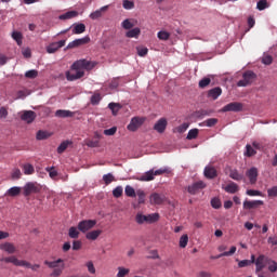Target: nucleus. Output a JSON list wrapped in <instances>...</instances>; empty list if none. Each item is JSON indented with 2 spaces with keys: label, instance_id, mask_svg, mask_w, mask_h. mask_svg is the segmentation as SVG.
<instances>
[{
  "label": "nucleus",
  "instance_id": "nucleus-19",
  "mask_svg": "<svg viewBox=\"0 0 277 277\" xmlns=\"http://www.w3.org/2000/svg\"><path fill=\"white\" fill-rule=\"evenodd\" d=\"M263 206V200H245L243 209L250 211V209H259V207Z\"/></svg>",
  "mask_w": 277,
  "mask_h": 277
},
{
  "label": "nucleus",
  "instance_id": "nucleus-13",
  "mask_svg": "<svg viewBox=\"0 0 277 277\" xmlns=\"http://www.w3.org/2000/svg\"><path fill=\"white\" fill-rule=\"evenodd\" d=\"M203 176L209 180L217 179V169L211 164H208L203 170Z\"/></svg>",
  "mask_w": 277,
  "mask_h": 277
},
{
  "label": "nucleus",
  "instance_id": "nucleus-11",
  "mask_svg": "<svg viewBox=\"0 0 277 277\" xmlns=\"http://www.w3.org/2000/svg\"><path fill=\"white\" fill-rule=\"evenodd\" d=\"M269 261V258L263 254L259 255L258 259L255 260V272H263V269H265V265H267Z\"/></svg>",
  "mask_w": 277,
  "mask_h": 277
},
{
  "label": "nucleus",
  "instance_id": "nucleus-35",
  "mask_svg": "<svg viewBox=\"0 0 277 277\" xmlns=\"http://www.w3.org/2000/svg\"><path fill=\"white\" fill-rule=\"evenodd\" d=\"M85 31V24H76L72 29V34L79 35Z\"/></svg>",
  "mask_w": 277,
  "mask_h": 277
},
{
  "label": "nucleus",
  "instance_id": "nucleus-61",
  "mask_svg": "<svg viewBox=\"0 0 277 277\" xmlns=\"http://www.w3.org/2000/svg\"><path fill=\"white\" fill-rule=\"evenodd\" d=\"M272 62H274V58L272 57V55H264L262 57V63H264L265 66H269Z\"/></svg>",
  "mask_w": 277,
  "mask_h": 277
},
{
  "label": "nucleus",
  "instance_id": "nucleus-7",
  "mask_svg": "<svg viewBox=\"0 0 277 277\" xmlns=\"http://www.w3.org/2000/svg\"><path fill=\"white\" fill-rule=\"evenodd\" d=\"M254 79H256V74H254V71H246L242 75V79L238 81L237 85L238 88H246L247 85H250Z\"/></svg>",
  "mask_w": 277,
  "mask_h": 277
},
{
  "label": "nucleus",
  "instance_id": "nucleus-44",
  "mask_svg": "<svg viewBox=\"0 0 277 277\" xmlns=\"http://www.w3.org/2000/svg\"><path fill=\"white\" fill-rule=\"evenodd\" d=\"M131 271L129 268H124V267H118V273H117V277H124V276H129V273Z\"/></svg>",
  "mask_w": 277,
  "mask_h": 277
},
{
  "label": "nucleus",
  "instance_id": "nucleus-15",
  "mask_svg": "<svg viewBox=\"0 0 277 277\" xmlns=\"http://www.w3.org/2000/svg\"><path fill=\"white\" fill-rule=\"evenodd\" d=\"M246 176H248L251 185L256 183V179H259V169L256 167H252L246 172Z\"/></svg>",
  "mask_w": 277,
  "mask_h": 277
},
{
  "label": "nucleus",
  "instance_id": "nucleus-37",
  "mask_svg": "<svg viewBox=\"0 0 277 277\" xmlns=\"http://www.w3.org/2000/svg\"><path fill=\"white\" fill-rule=\"evenodd\" d=\"M217 124V118H210L203 121L200 126L201 127H215Z\"/></svg>",
  "mask_w": 277,
  "mask_h": 277
},
{
  "label": "nucleus",
  "instance_id": "nucleus-10",
  "mask_svg": "<svg viewBox=\"0 0 277 277\" xmlns=\"http://www.w3.org/2000/svg\"><path fill=\"white\" fill-rule=\"evenodd\" d=\"M143 124H144V118L134 117L131 119L127 129L128 131H131L132 133H134V131H137V129H140V127H142Z\"/></svg>",
  "mask_w": 277,
  "mask_h": 277
},
{
  "label": "nucleus",
  "instance_id": "nucleus-21",
  "mask_svg": "<svg viewBox=\"0 0 277 277\" xmlns=\"http://www.w3.org/2000/svg\"><path fill=\"white\" fill-rule=\"evenodd\" d=\"M208 96H209V98H213V101H217V98H220V96H222V88L216 87L214 89H211L208 92Z\"/></svg>",
  "mask_w": 277,
  "mask_h": 277
},
{
  "label": "nucleus",
  "instance_id": "nucleus-3",
  "mask_svg": "<svg viewBox=\"0 0 277 277\" xmlns=\"http://www.w3.org/2000/svg\"><path fill=\"white\" fill-rule=\"evenodd\" d=\"M44 265L50 269H53L50 274L51 277H60L64 274V269H66V264L64 263L63 259H57L56 261H44Z\"/></svg>",
  "mask_w": 277,
  "mask_h": 277
},
{
  "label": "nucleus",
  "instance_id": "nucleus-40",
  "mask_svg": "<svg viewBox=\"0 0 277 277\" xmlns=\"http://www.w3.org/2000/svg\"><path fill=\"white\" fill-rule=\"evenodd\" d=\"M103 181H104L105 185H110V183H114V181H116V179L114 177V174L107 173V174L103 175Z\"/></svg>",
  "mask_w": 277,
  "mask_h": 277
},
{
  "label": "nucleus",
  "instance_id": "nucleus-62",
  "mask_svg": "<svg viewBox=\"0 0 277 277\" xmlns=\"http://www.w3.org/2000/svg\"><path fill=\"white\" fill-rule=\"evenodd\" d=\"M267 195L269 196V198H276V196H277V186L268 188L267 189Z\"/></svg>",
  "mask_w": 277,
  "mask_h": 277
},
{
  "label": "nucleus",
  "instance_id": "nucleus-23",
  "mask_svg": "<svg viewBox=\"0 0 277 277\" xmlns=\"http://www.w3.org/2000/svg\"><path fill=\"white\" fill-rule=\"evenodd\" d=\"M76 16H79V12L77 11H69L65 14H62L58 16L60 21H69L70 18H76Z\"/></svg>",
  "mask_w": 277,
  "mask_h": 277
},
{
  "label": "nucleus",
  "instance_id": "nucleus-48",
  "mask_svg": "<svg viewBox=\"0 0 277 277\" xmlns=\"http://www.w3.org/2000/svg\"><path fill=\"white\" fill-rule=\"evenodd\" d=\"M136 51H137V55H140V57H145V55H148V48L137 47Z\"/></svg>",
  "mask_w": 277,
  "mask_h": 277
},
{
  "label": "nucleus",
  "instance_id": "nucleus-57",
  "mask_svg": "<svg viewBox=\"0 0 277 277\" xmlns=\"http://www.w3.org/2000/svg\"><path fill=\"white\" fill-rule=\"evenodd\" d=\"M159 40H170V35L168 31L161 30L158 32Z\"/></svg>",
  "mask_w": 277,
  "mask_h": 277
},
{
  "label": "nucleus",
  "instance_id": "nucleus-17",
  "mask_svg": "<svg viewBox=\"0 0 277 277\" xmlns=\"http://www.w3.org/2000/svg\"><path fill=\"white\" fill-rule=\"evenodd\" d=\"M168 128V120L166 118H160L154 126V131L157 133H163Z\"/></svg>",
  "mask_w": 277,
  "mask_h": 277
},
{
  "label": "nucleus",
  "instance_id": "nucleus-5",
  "mask_svg": "<svg viewBox=\"0 0 277 277\" xmlns=\"http://www.w3.org/2000/svg\"><path fill=\"white\" fill-rule=\"evenodd\" d=\"M170 170L168 168L158 169V170H149L145 174L141 176V181H155V176H161V174H168Z\"/></svg>",
  "mask_w": 277,
  "mask_h": 277
},
{
  "label": "nucleus",
  "instance_id": "nucleus-42",
  "mask_svg": "<svg viewBox=\"0 0 277 277\" xmlns=\"http://www.w3.org/2000/svg\"><path fill=\"white\" fill-rule=\"evenodd\" d=\"M70 239H79V230L77 227H70L68 233Z\"/></svg>",
  "mask_w": 277,
  "mask_h": 277
},
{
  "label": "nucleus",
  "instance_id": "nucleus-50",
  "mask_svg": "<svg viewBox=\"0 0 277 277\" xmlns=\"http://www.w3.org/2000/svg\"><path fill=\"white\" fill-rule=\"evenodd\" d=\"M136 195L138 197V205H144L146 199V194L144 193V190H137Z\"/></svg>",
  "mask_w": 277,
  "mask_h": 277
},
{
  "label": "nucleus",
  "instance_id": "nucleus-20",
  "mask_svg": "<svg viewBox=\"0 0 277 277\" xmlns=\"http://www.w3.org/2000/svg\"><path fill=\"white\" fill-rule=\"evenodd\" d=\"M0 250L8 252V254H14L16 252V247L12 242H4L0 245Z\"/></svg>",
  "mask_w": 277,
  "mask_h": 277
},
{
  "label": "nucleus",
  "instance_id": "nucleus-59",
  "mask_svg": "<svg viewBox=\"0 0 277 277\" xmlns=\"http://www.w3.org/2000/svg\"><path fill=\"white\" fill-rule=\"evenodd\" d=\"M98 103H101V95L98 93H95L91 96V104L98 105Z\"/></svg>",
  "mask_w": 277,
  "mask_h": 277
},
{
  "label": "nucleus",
  "instance_id": "nucleus-41",
  "mask_svg": "<svg viewBox=\"0 0 277 277\" xmlns=\"http://www.w3.org/2000/svg\"><path fill=\"white\" fill-rule=\"evenodd\" d=\"M51 135V133L47 132V131H42V130H39L37 132V140H49V136Z\"/></svg>",
  "mask_w": 277,
  "mask_h": 277
},
{
  "label": "nucleus",
  "instance_id": "nucleus-4",
  "mask_svg": "<svg viewBox=\"0 0 277 277\" xmlns=\"http://www.w3.org/2000/svg\"><path fill=\"white\" fill-rule=\"evenodd\" d=\"M136 224H155V222H159V213H151V214H142L137 213L135 215Z\"/></svg>",
  "mask_w": 277,
  "mask_h": 277
},
{
  "label": "nucleus",
  "instance_id": "nucleus-49",
  "mask_svg": "<svg viewBox=\"0 0 277 277\" xmlns=\"http://www.w3.org/2000/svg\"><path fill=\"white\" fill-rule=\"evenodd\" d=\"M267 264H268V272L274 274L277 271V263H276V261L269 260Z\"/></svg>",
  "mask_w": 277,
  "mask_h": 277
},
{
  "label": "nucleus",
  "instance_id": "nucleus-26",
  "mask_svg": "<svg viewBox=\"0 0 277 277\" xmlns=\"http://www.w3.org/2000/svg\"><path fill=\"white\" fill-rule=\"evenodd\" d=\"M23 188L18 186H13L6 190V196H11L12 198H16V196H21V192Z\"/></svg>",
  "mask_w": 277,
  "mask_h": 277
},
{
  "label": "nucleus",
  "instance_id": "nucleus-8",
  "mask_svg": "<svg viewBox=\"0 0 277 277\" xmlns=\"http://www.w3.org/2000/svg\"><path fill=\"white\" fill-rule=\"evenodd\" d=\"M96 226V220H84L78 223V230L80 233H88V230H92Z\"/></svg>",
  "mask_w": 277,
  "mask_h": 277
},
{
  "label": "nucleus",
  "instance_id": "nucleus-14",
  "mask_svg": "<svg viewBox=\"0 0 277 277\" xmlns=\"http://www.w3.org/2000/svg\"><path fill=\"white\" fill-rule=\"evenodd\" d=\"M150 205H163L166 202V196L159 193H154L149 197Z\"/></svg>",
  "mask_w": 277,
  "mask_h": 277
},
{
  "label": "nucleus",
  "instance_id": "nucleus-60",
  "mask_svg": "<svg viewBox=\"0 0 277 277\" xmlns=\"http://www.w3.org/2000/svg\"><path fill=\"white\" fill-rule=\"evenodd\" d=\"M68 144H69L68 141L61 143V145L57 147L58 155H62V153H64V150L68 148Z\"/></svg>",
  "mask_w": 277,
  "mask_h": 277
},
{
  "label": "nucleus",
  "instance_id": "nucleus-52",
  "mask_svg": "<svg viewBox=\"0 0 277 277\" xmlns=\"http://www.w3.org/2000/svg\"><path fill=\"white\" fill-rule=\"evenodd\" d=\"M123 8L124 10H133L135 8V3L130 0H123Z\"/></svg>",
  "mask_w": 277,
  "mask_h": 277
},
{
  "label": "nucleus",
  "instance_id": "nucleus-39",
  "mask_svg": "<svg viewBox=\"0 0 277 277\" xmlns=\"http://www.w3.org/2000/svg\"><path fill=\"white\" fill-rule=\"evenodd\" d=\"M187 243H189V236L187 234L182 235L180 238V248H187Z\"/></svg>",
  "mask_w": 277,
  "mask_h": 277
},
{
  "label": "nucleus",
  "instance_id": "nucleus-38",
  "mask_svg": "<svg viewBox=\"0 0 277 277\" xmlns=\"http://www.w3.org/2000/svg\"><path fill=\"white\" fill-rule=\"evenodd\" d=\"M109 109L113 111V116H117L118 111H120V104L117 103H109L108 104Z\"/></svg>",
  "mask_w": 277,
  "mask_h": 277
},
{
  "label": "nucleus",
  "instance_id": "nucleus-46",
  "mask_svg": "<svg viewBox=\"0 0 277 277\" xmlns=\"http://www.w3.org/2000/svg\"><path fill=\"white\" fill-rule=\"evenodd\" d=\"M123 194V188L122 186H117L114 190H113V196L114 198H120Z\"/></svg>",
  "mask_w": 277,
  "mask_h": 277
},
{
  "label": "nucleus",
  "instance_id": "nucleus-54",
  "mask_svg": "<svg viewBox=\"0 0 277 277\" xmlns=\"http://www.w3.org/2000/svg\"><path fill=\"white\" fill-rule=\"evenodd\" d=\"M211 207L213 209H220L222 207V201L220 200V198H213L211 200Z\"/></svg>",
  "mask_w": 277,
  "mask_h": 277
},
{
  "label": "nucleus",
  "instance_id": "nucleus-51",
  "mask_svg": "<svg viewBox=\"0 0 277 277\" xmlns=\"http://www.w3.org/2000/svg\"><path fill=\"white\" fill-rule=\"evenodd\" d=\"M121 25L123 29H133V27H135V24H133L131 19H124Z\"/></svg>",
  "mask_w": 277,
  "mask_h": 277
},
{
  "label": "nucleus",
  "instance_id": "nucleus-24",
  "mask_svg": "<svg viewBox=\"0 0 277 277\" xmlns=\"http://www.w3.org/2000/svg\"><path fill=\"white\" fill-rule=\"evenodd\" d=\"M224 190L227 194H237L239 192V185L235 182H230L227 186H225Z\"/></svg>",
  "mask_w": 277,
  "mask_h": 277
},
{
  "label": "nucleus",
  "instance_id": "nucleus-22",
  "mask_svg": "<svg viewBox=\"0 0 277 277\" xmlns=\"http://www.w3.org/2000/svg\"><path fill=\"white\" fill-rule=\"evenodd\" d=\"M237 252V247L233 246L230 247L229 251H225L219 255H212L211 259L215 260V259H222V256H233V254H235Z\"/></svg>",
  "mask_w": 277,
  "mask_h": 277
},
{
  "label": "nucleus",
  "instance_id": "nucleus-53",
  "mask_svg": "<svg viewBox=\"0 0 277 277\" xmlns=\"http://www.w3.org/2000/svg\"><path fill=\"white\" fill-rule=\"evenodd\" d=\"M256 8L260 10V12H263V10H266V8H268L267 0H260L256 4Z\"/></svg>",
  "mask_w": 277,
  "mask_h": 277
},
{
  "label": "nucleus",
  "instance_id": "nucleus-1",
  "mask_svg": "<svg viewBox=\"0 0 277 277\" xmlns=\"http://www.w3.org/2000/svg\"><path fill=\"white\" fill-rule=\"evenodd\" d=\"M96 64L88 61V60H79L76 61L70 70L66 71L65 77L67 81H77V79H81L85 75V70H92Z\"/></svg>",
  "mask_w": 277,
  "mask_h": 277
},
{
  "label": "nucleus",
  "instance_id": "nucleus-64",
  "mask_svg": "<svg viewBox=\"0 0 277 277\" xmlns=\"http://www.w3.org/2000/svg\"><path fill=\"white\" fill-rule=\"evenodd\" d=\"M247 196H262V193L260 190L248 189Z\"/></svg>",
  "mask_w": 277,
  "mask_h": 277
},
{
  "label": "nucleus",
  "instance_id": "nucleus-2",
  "mask_svg": "<svg viewBox=\"0 0 277 277\" xmlns=\"http://www.w3.org/2000/svg\"><path fill=\"white\" fill-rule=\"evenodd\" d=\"M1 263H12L15 267H27L28 269H32V272H38L40 269V264L32 265L31 263L25 260L16 259V255H11L6 258L0 259Z\"/></svg>",
  "mask_w": 277,
  "mask_h": 277
},
{
  "label": "nucleus",
  "instance_id": "nucleus-63",
  "mask_svg": "<svg viewBox=\"0 0 277 277\" xmlns=\"http://www.w3.org/2000/svg\"><path fill=\"white\" fill-rule=\"evenodd\" d=\"M116 131H118V128H116V127L106 129V130H104V135H116Z\"/></svg>",
  "mask_w": 277,
  "mask_h": 277
},
{
  "label": "nucleus",
  "instance_id": "nucleus-28",
  "mask_svg": "<svg viewBox=\"0 0 277 277\" xmlns=\"http://www.w3.org/2000/svg\"><path fill=\"white\" fill-rule=\"evenodd\" d=\"M101 233H103L101 229L89 232L87 233L85 238L90 239L91 241H96V239L101 237Z\"/></svg>",
  "mask_w": 277,
  "mask_h": 277
},
{
  "label": "nucleus",
  "instance_id": "nucleus-16",
  "mask_svg": "<svg viewBox=\"0 0 277 277\" xmlns=\"http://www.w3.org/2000/svg\"><path fill=\"white\" fill-rule=\"evenodd\" d=\"M66 45V40H61L58 42L50 43L47 48L48 53H56V51H60L62 47Z\"/></svg>",
  "mask_w": 277,
  "mask_h": 277
},
{
  "label": "nucleus",
  "instance_id": "nucleus-58",
  "mask_svg": "<svg viewBox=\"0 0 277 277\" xmlns=\"http://www.w3.org/2000/svg\"><path fill=\"white\" fill-rule=\"evenodd\" d=\"M211 83V78H203L199 81V88L205 89Z\"/></svg>",
  "mask_w": 277,
  "mask_h": 277
},
{
  "label": "nucleus",
  "instance_id": "nucleus-36",
  "mask_svg": "<svg viewBox=\"0 0 277 277\" xmlns=\"http://www.w3.org/2000/svg\"><path fill=\"white\" fill-rule=\"evenodd\" d=\"M45 172H49V176L53 181H55V179H57V170H55V167L45 168Z\"/></svg>",
  "mask_w": 277,
  "mask_h": 277
},
{
  "label": "nucleus",
  "instance_id": "nucleus-9",
  "mask_svg": "<svg viewBox=\"0 0 277 277\" xmlns=\"http://www.w3.org/2000/svg\"><path fill=\"white\" fill-rule=\"evenodd\" d=\"M88 42H90V37L75 39L74 41L67 44V47L65 48V51H68L70 49H77V47H83V44H88Z\"/></svg>",
  "mask_w": 277,
  "mask_h": 277
},
{
  "label": "nucleus",
  "instance_id": "nucleus-47",
  "mask_svg": "<svg viewBox=\"0 0 277 277\" xmlns=\"http://www.w3.org/2000/svg\"><path fill=\"white\" fill-rule=\"evenodd\" d=\"M25 77L27 79H36V77H38V70L36 69H31L25 72Z\"/></svg>",
  "mask_w": 277,
  "mask_h": 277
},
{
  "label": "nucleus",
  "instance_id": "nucleus-12",
  "mask_svg": "<svg viewBox=\"0 0 277 277\" xmlns=\"http://www.w3.org/2000/svg\"><path fill=\"white\" fill-rule=\"evenodd\" d=\"M243 110V104L239 102H232L227 105H225L221 111L226 113V111H242Z\"/></svg>",
  "mask_w": 277,
  "mask_h": 277
},
{
  "label": "nucleus",
  "instance_id": "nucleus-6",
  "mask_svg": "<svg viewBox=\"0 0 277 277\" xmlns=\"http://www.w3.org/2000/svg\"><path fill=\"white\" fill-rule=\"evenodd\" d=\"M40 189L41 187L38 183L28 182L23 187V195L27 198L28 196H31V194H40Z\"/></svg>",
  "mask_w": 277,
  "mask_h": 277
},
{
  "label": "nucleus",
  "instance_id": "nucleus-27",
  "mask_svg": "<svg viewBox=\"0 0 277 277\" xmlns=\"http://www.w3.org/2000/svg\"><path fill=\"white\" fill-rule=\"evenodd\" d=\"M17 47H23V32L14 30L11 35Z\"/></svg>",
  "mask_w": 277,
  "mask_h": 277
},
{
  "label": "nucleus",
  "instance_id": "nucleus-34",
  "mask_svg": "<svg viewBox=\"0 0 277 277\" xmlns=\"http://www.w3.org/2000/svg\"><path fill=\"white\" fill-rule=\"evenodd\" d=\"M142 34V30L140 28H133L129 30L126 36L127 38H137Z\"/></svg>",
  "mask_w": 277,
  "mask_h": 277
},
{
  "label": "nucleus",
  "instance_id": "nucleus-29",
  "mask_svg": "<svg viewBox=\"0 0 277 277\" xmlns=\"http://www.w3.org/2000/svg\"><path fill=\"white\" fill-rule=\"evenodd\" d=\"M108 6H102L100 10H96L95 12L90 14V18L92 21H96L98 18H101V16H103V12H106Z\"/></svg>",
  "mask_w": 277,
  "mask_h": 277
},
{
  "label": "nucleus",
  "instance_id": "nucleus-56",
  "mask_svg": "<svg viewBox=\"0 0 277 277\" xmlns=\"http://www.w3.org/2000/svg\"><path fill=\"white\" fill-rule=\"evenodd\" d=\"M187 129H189V123L184 122L176 128V131H177V133H185V131H187Z\"/></svg>",
  "mask_w": 277,
  "mask_h": 277
},
{
  "label": "nucleus",
  "instance_id": "nucleus-55",
  "mask_svg": "<svg viewBox=\"0 0 277 277\" xmlns=\"http://www.w3.org/2000/svg\"><path fill=\"white\" fill-rule=\"evenodd\" d=\"M187 192H188V194H192V196H196V194H198V192H200V190H199V188L196 187L195 184H192L187 187Z\"/></svg>",
  "mask_w": 277,
  "mask_h": 277
},
{
  "label": "nucleus",
  "instance_id": "nucleus-31",
  "mask_svg": "<svg viewBox=\"0 0 277 277\" xmlns=\"http://www.w3.org/2000/svg\"><path fill=\"white\" fill-rule=\"evenodd\" d=\"M229 177L233 179V181H242L243 175L237 171V169H233L229 171Z\"/></svg>",
  "mask_w": 277,
  "mask_h": 277
},
{
  "label": "nucleus",
  "instance_id": "nucleus-33",
  "mask_svg": "<svg viewBox=\"0 0 277 277\" xmlns=\"http://www.w3.org/2000/svg\"><path fill=\"white\" fill-rule=\"evenodd\" d=\"M23 172L26 175H31L34 172H36V169L31 166V163L23 164Z\"/></svg>",
  "mask_w": 277,
  "mask_h": 277
},
{
  "label": "nucleus",
  "instance_id": "nucleus-18",
  "mask_svg": "<svg viewBox=\"0 0 277 277\" xmlns=\"http://www.w3.org/2000/svg\"><path fill=\"white\" fill-rule=\"evenodd\" d=\"M21 119L24 122H27V124H31V122H34V120H36V113L34 110H25L22 114Z\"/></svg>",
  "mask_w": 277,
  "mask_h": 277
},
{
  "label": "nucleus",
  "instance_id": "nucleus-32",
  "mask_svg": "<svg viewBox=\"0 0 277 277\" xmlns=\"http://www.w3.org/2000/svg\"><path fill=\"white\" fill-rule=\"evenodd\" d=\"M124 194L128 196V198H135L137 196L135 188H133L131 185L126 186Z\"/></svg>",
  "mask_w": 277,
  "mask_h": 277
},
{
  "label": "nucleus",
  "instance_id": "nucleus-30",
  "mask_svg": "<svg viewBox=\"0 0 277 277\" xmlns=\"http://www.w3.org/2000/svg\"><path fill=\"white\" fill-rule=\"evenodd\" d=\"M206 116H211V110L200 109L194 113V117L202 120Z\"/></svg>",
  "mask_w": 277,
  "mask_h": 277
},
{
  "label": "nucleus",
  "instance_id": "nucleus-25",
  "mask_svg": "<svg viewBox=\"0 0 277 277\" xmlns=\"http://www.w3.org/2000/svg\"><path fill=\"white\" fill-rule=\"evenodd\" d=\"M55 116L56 118H72V116H75V113L70 110L58 109L56 110Z\"/></svg>",
  "mask_w": 277,
  "mask_h": 277
},
{
  "label": "nucleus",
  "instance_id": "nucleus-45",
  "mask_svg": "<svg viewBox=\"0 0 277 277\" xmlns=\"http://www.w3.org/2000/svg\"><path fill=\"white\" fill-rule=\"evenodd\" d=\"M196 137H198V129L189 130L186 140H196Z\"/></svg>",
  "mask_w": 277,
  "mask_h": 277
},
{
  "label": "nucleus",
  "instance_id": "nucleus-43",
  "mask_svg": "<svg viewBox=\"0 0 277 277\" xmlns=\"http://www.w3.org/2000/svg\"><path fill=\"white\" fill-rule=\"evenodd\" d=\"M245 155L246 157H254V155H256V150L253 149L252 145H247Z\"/></svg>",
  "mask_w": 277,
  "mask_h": 277
}]
</instances>
